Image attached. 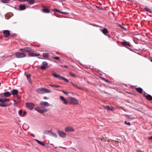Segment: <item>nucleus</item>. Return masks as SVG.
<instances>
[{"label":"nucleus","mask_w":152,"mask_h":152,"mask_svg":"<svg viewBox=\"0 0 152 152\" xmlns=\"http://www.w3.org/2000/svg\"><path fill=\"white\" fill-rule=\"evenodd\" d=\"M19 50L24 53L26 52L29 53L28 54V55L31 57H34L39 55V54H37L33 53H31V48L29 47H27L24 48H20Z\"/></svg>","instance_id":"1"},{"label":"nucleus","mask_w":152,"mask_h":152,"mask_svg":"<svg viewBox=\"0 0 152 152\" xmlns=\"http://www.w3.org/2000/svg\"><path fill=\"white\" fill-rule=\"evenodd\" d=\"M36 92L39 94H42L46 93H49L51 91L45 88H41L36 90Z\"/></svg>","instance_id":"2"},{"label":"nucleus","mask_w":152,"mask_h":152,"mask_svg":"<svg viewBox=\"0 0 152 152\" xmlns=\"http://www.w3.org/2000/svg\"><path fill=\"white\" fill-rule=\"evenodd\" d=\"M35 110L38 112L42 114L48 111V109L45 107H38L35 108Z\"/></svg>","instance_id":"3"},{"label":"nucleus","mask_w":152,"mask_h":152,"mask_svg":"<svg viewBox=\"0 0 152 152\" xmlns=\"http://www.w3.org/2000/svg\"><path fill=\"white\" fill-rule=\"evenodd\" d=\"M15 55L16 57L18 58H23L26 56L25 54L22 52H17L16 53Z\"/></svg>","instance_id":"4"},{"label":"nucleus","mask_w":152,"mask_h":152,"mask_svg":"<svg viewBox=\"0 0 152 152\" xmlns=\"http://www.w3.org/2000/svg\"><path fill=\"white\" fill-rule=\"evenodd\" d=\"M70 100L71 104H77L79 103V101L75 98L71 97L70 98Z\"/></svg>","instance_id":"5"},{"label":"nucleus","mask_w":152,"mask_h":152,"mask_svg":"<svg viewBox=\"0 0 152 152\" xmlns=\"http://www.w3.org/2000/svg\"><path fill=\"white\" fill-rule=\"evenodd\" d=\"M57 132L58 134L61 137L64 138L66 137V134L63 131L58 130Z\"/></svg>","instance_id":"6"},{"label":"nucleus","mask_w":152,"mask_h":152,"mask_svg":"<svg viewBox=\"0 0 152 152\" xmlns=\"http://www.w3.org/2000/svg\"><path fill=\"white\" fill-rule=\"evenodd\" d=\"M26 106L30 110H31L33 109L34 104L32 103H26Z\"/></svg>","instance_id":"7"},{"label":"nucleus","mask_w":152,"mask_h":152,"mask_svg":"<svg viewBox=\"0 0 152 152\" xmlns=\"http://www.w3.org/2000/svg\"><path fill=\"white\" fill-rule=\"evenodd\" d=\"M65 131L66 132H69L74 131V129L73 128L69 126L65 128Z\"/></svg>","instance_id":"8"},{"label":"nucleus","mask_w":152,"mask_h":152,"mask_svg":"<svg viewBox=\"0 0 152 152\" xmlns=\"http://www.w3.org/2000/svg\"><path fill=\"white\" fill-rule=\"evenodd\" d=\"M42 65L40 67V69L42 70H44L46 68V66L48 65V63L46 61L43 62Z\"/></svg>","instance_id":"9"},{"label":"nucleus","mask_w":152,"mask_h":152,"mask_svg":"<svg viewBox=\"0 0 152 152\" xmlns=\"http://www.w3.org/2000/svg\"><path fill=\"white\" fill-rule=\"evenodd\" d=\"M40 105L42 106H44L45 107H48L50 105V104L48 102H42L40 103Z\"/></svg>","instance_id":"10"},{"label":"nucleus","mask_w":152,"mask_h":152,"mask_svg":"<svg viewBox=\"0 0 152 152\" xmlns=\"http://www.w3.org/2000/svg\"><path fill=\"white\" fill-rule=\"evenodd\" d=\"M60 99L61 100L62 102L65 104H66L68 103V101L66 100L64 98V97L62 96H60Z\"/></svg>","instance_id":"11"},{"label":"nucleus","mask_w":152,"mask_h":152,"mask_svg":"<svg viewBox=\"0 0 152 152\" xmlns=\"http://www.w3.org/2000/svg\"><path fill=\"white\" fill-rule=\"evenodd\" d=\"M3 33L4 35V36L6 37H8L10 34V31L9 30H8L4 31H3Z\"/></svg>","instance_id":"12"},{"label":"nucleus","mask_w":152,"mask_h":152,"mask_svg":"<svg viewBox=\"0 0 152 152\" xmlns=\"http://www.w3.org/2000/svg\"><path fill=\"white\" fill-rule=\"evenodd\" d=\"M10 101V99L7 98H0V102L4 103L5 102H8Z\"/></svg>","instance_id":"13"},{"label":"nucleus","mask_w":152,"mask_h":152,"mask_svg":"<svg viewBox=\"0 0 152 152\" xmlns=\"http://www.w3.org/2000/svg\"><path fill=\"white\" fill-rule=\"evenodd\" d=\"M11 94L15 95L17 94L18 92V91L17 89H14L11 91Z\"/></svg>","instance_id":"14"},{"label":"nucleus","mask_w":152,"mask_h":152,"mask_svg":"<svg viewBox=\"0 0 152 152\" xmlns=\"http://www.w3.org/2000/svg\"><path fill=\"white\" fill-rule=\"evenodd\" d=\"M50 135L52 137H54L56 138H57L58 137L57 134L55 132L52 131H51V132H50Z\"/></svg>","instance_id":"15"},{"label":"nucleus","mask_w":152,"mask_h":152,"mask_svg":"<svg viewBox=\"0 0 152 152\" xmlns=\"http://www.w3.org/2000/svg\"><path fill=\"white\" fill-rule=\"evenodd\" d=\"M19 10H22L26 9V7L24 5L20 4L19 5Z\"/></svg>","instance_id":"16"},{"label":"nucleus","mask_w":152,"mask_h":152,"mask_svg":"<svg viewBox=\"0 0 152 152\" xmlns=\"http://www.w3.org/2000/svg\"><path fill=\"white\" fill-rule=\"evenodd\" d=\"M123 46H130V45L128 42L123 41L121 42Z\"/></svg>","instance_id":"17"},{"label":"nucleus","mask_w":152,"mask_h":152,"mask_svg":"<svg viewBox=\"0 0 152 152\" xmlns=\"http://www.w3.org/2000/svg\"><path fill=\"white\" fill-rule=\"evenodd\" d=\"M3 94L6 97H8L10 96L11 94L9 91H7L4 92Z\"/></svg>","instance_id":"18"},{"label":"nucleus","mask_w":152,"mask_h":152,"mask_svg":"<svg viewBox=\"0 0 152 152\" xmlns=\"http://www.w3.org/2000/svg\"><path fill=\"white\" fill-rule=\"evenodd\" d=\"M51 130H45L43 131V133L44 134L50 135Z\"/></svg>","instance_id":"19"},{"label":"nucleus","mask_w":152,"mask_h":152,"mask_svg":"<svg viewBox=\"0 0 152 152\" xmlns=\"http://www.w3.org/2000/svg\"><path fill=\"white\" fill-rule=\"evenodd\" d=\"M52 75L55 77L57 78L58 79L60 80L61 79V76L60 75H58L56 74H53Z\"/></svg>","instance_id":"20"},{"label":"nucleus","mask_w":152,"mask_h":152,"mask_svg":"<svg viewBox=\"0 0 152 152\" xmlns=\"http://www.w3.org/2000/svg\"><path fill=\"white\" fill-rule=\"evenodd\" d=\"M146 98L148 100H152V96L148 94L146 96Z\"/></svg>","instance_id":"21"},{"label":"nucleus","mask_w":152,"mask_h":152,"mask_svg":"<svg viewBox=\"0 0 152 152\" xmlns=\"http://www.w3.org/2000/svg\"><path fill=\"white\" fill-rule=\"evenodd\" d=\"M42 11L46 13H48L50 12V11L47 8H44L42 9Z\"/></svg>","instance_id":"22"},{"label":"nucleus","mask_w":152,"mask_h":152,"mask_svg":"<svg viewBox=\"0 0 152 152\" xmlns=\"http://www.w3.org/2000/svg\"><path fill=\"white\" fill-rule=\"evenodd\" d=\"M101 30L102 31L103 33L105 35H106V34L108 32V30L106 28H104L102 30Z\"/></svg>","instance_id":"23"},{"label":"nucleus","mask_w":152,"mask_h":152,"mask_svg":"<svg viewBox=\"0 0 152 152\" xmlns=\"http://www.w3.org/2000/svg\"><path fill=\"white\" fill-rule=\"evenodd\" d=\"M35 1V0H27L26 1H28V3L31 5L34 3Z\"/></svg>","instance_id":"24"},{"label":"nucleus","mask_w":152,"mask_h":152,"mask_svg":"<svg viewBox=\"0 0 152 152\" xmlns=\"http://www.w3.org/2000/svg\"><path fill=\"white\" fill-rule=\"evenodd\" d=\"M136 91L139 93H141L142 92V89L140 88H136Z\"/></svg>","instance_id":"25"},{"label":"nucleus","mask_w":152,"mask_h":152,"mask_svg":"<svg viewBox=\"0 0 152 152\" xmlns=\"http://www.w3.org/2000/svg\"><path fill=\"white\" fill-rule=\"evenodd\" d=\"M60 80H64V81H65V82H67V83H69V80L68 79H67L66 78H65L64 77H62V76L61 77V79Z\"/></svg>","instance_id":"26"},{"label":"nucleus","mask_w":152,"mask_h":152,"mask_svg":"<svg viewBox=\"0 0 152 152\" xmlns=\"http://www.w3.org/2000/svg\"><path fill=\"white\" fill-rule=\"evenodd\" d=\"M49 55L47 53H44L43 54V56L44 58H47L48 57Z\"/></svg>","instance_id":"27"},{"label":"nucleus","mask_w":152,"mask_h":152,"mask_svg":"<svg viewBox=\"0 0 152 152\" xmlns=\"http://www.w3.org/2000/svg\"><path fill=\"white\" fill-rule=\"evenodd\" d=\"M145 10L146 11H147L150 13H151L152 12L151 10L150 9L148 8L147 7H145Z\"/></svg>","instance_id":"28"},{"label":"nucleus","mask_w":152,"mask_h":152,"mask_svg":"<svg viewBox=\"0 0 152 152\" xmlns=\"http://www.w3.org/2000/svg\"><path fill=\"white\" fill-rule=\"evenodd\" d=\"M2 2L4 3H7L11 2V0H1Z\"/></svg>","instance_id":"29"},{"label":"nucleus","mask_w":152,"mask_h":152,"mask_svg":"<svg viewBox=\"0 0 152 152\" xmlns=\"http://www.w3.org/2000/svg\"><path fill=\"white\" fill-rule=\"evenodd\" d=\"M8 106L7 104L4 103H0V106L2 107H5Z\"/></svg>","instance_id":"30"},{"label":"nucleus","mask_w":152,"mask_h":152,"mask_svg":"<svg viewBox=\"0 0 152 152\" xmlns=\"http://www.w3.org/2000/svg\"><path fill=\"white\" fill-rule=\"evenodd\" d=\"M52 10L53 11H54V12H58L59 13H61V11L57 9H53Z\"/></svg>","instance_id":"31"},{"label":"nucleus","mask_w":152,"mask_h":152,"mask_svg":"<svg viewBox=\"0 0 152 152\" xmlns=\"http://www.w3.org/2000/svg\"><path fill=\"white\" fill-rule=\"evenodd\" d=\"M104 107L108 110H111V109L110 108V107L108 106H104Z\"/></svg>","instance_id":"32"},{"label":"nucleus","mask_w":152,"mask_h":152,"mask_svg":"<svg viewBox=\"0 0 152 152\" xmlns=\"http://www.w3.org/2000/svg\"><path fill=\"white\" fill-rule=\"evenodd\" d=\"M49 86L51 87L55 88H58L59 87V85H50Z\"/></svg>","instance_id":"33"},{"label":"nucleus","mask_w":152,"mask_h":152,"mask_svg":"<svg viewBox=\"0 0 152 152\" xmlns=\"http://www.w3.org/2000/svg\"><path fill=\"white\" fill-rule=\"evenodd\" d=\"M23 111L22 110H20L19 112V114L20 116L22 117Z\"/></svg>","instance_id":"34"},{"label":"nucleus","mask_w":152,"mask_h":152,"mask_svg":"<svg viewBox=\"0 0 152 152\" xmlns=\"http://www.w3.org/2000/svg\"><path fill=\"white\" fill-rule=\"evenodd\" d=\"M69 75L72 77H76V75H75L74 74L72 73L71 72H70L69 73Z\"/></svg>","instance_id":"35"},{"label":"nucleus","mask_w":152,"mask_h":152,"mask_svg":"<svg viewBox=\"0 0 152 152\" xmlns=\"http://www.w3.org/2000/svg\"><path fill=\"white\" fill-rule=\"evenodd\" d=\"M27 77L28 80L29 81L30 80V75H27Z\"/></svg>","instance_id":"36"},{"label":"nucleus","mask_w":152,"mask_h":152,"mask_svg":"<svg viewBox=\"0 0 152 152\" xmlns=\"http://www.w3.org/2000/svg\"><path fill=\"white\" fill-rule=\"evenodd\" d=\"M40 145H42V146H45V144L44 142H40L39 143Z\"/></svg>","instance_id":"37"},{"label":"nucleus","mask_w":152,"mask_h":152,"mask_svg":"<svg viewBox=\"0 0 152 152\" xmlns=\"http://www.w3.org/2000/svg\"><path fill=\"white\" fill-rule=\"evenodd\" d=\"M53 58L57 60H59L60 59V58L58 56L53 57Z\"/></svg>","instance_id":"38"},{"label":"nucleus","mask_w":152,"mask_h":152,"mask_svg":"<svg viewBox=\"0 0 152 152\" xmlns=\"http://www.w3.org/2000/svg\"><path fill=\"white\" fill-rule=\"evenodd\" d=\"M26 111H24L23 112V115H22V117L26 115Z\"/></svg>","instance_id":"39"},{"label":"nucleus","mask_w":152,"mask_h":152,"mask_svg":"<svg viewBox=\"0 0 152 152\" xmlns=\"http://www.w3.org/2000/svg\"><path fill=\"white\" fill-rule=\"evenodd\" d=\"M124 123L126 124H127L129 125H130L131 124L129 122H127L126 121H124Z\"/></svg>","instance_id":"40"},{"label":"nucleus","mask_w":152,"mask_h":152,"mask_svg":"<svg viewBox=\"0 0 152 152\" xmlns=\"http://www.w3.org/2000/svg\"><path fill=\"white\" fill-rule=\"evenodd\" d=\"M61 13L64 14L65 15H68L69 14V13L68 12H61Z\"/></svg>","instance_id":"41"},{"label":"nucleus","mask_w":152,"mask_h":152,"mask_svg":"<svg viewBox=\"0 0 152 152\" xmlns=\"http://www.w3.org/2000/svg\"><path fill=\"white\" fill-rule=\"evenodd\" d=\"M71 83L74 86H75L76 87V88L78 89H81V88L80 87H78L77 86H76V85L73 84L72 83Z\"/></svg>","instance_id":"42"},{"label":"nucleus","mask_w":152,"mask_h":152,"mask_svg":"<svg viewBox=\"0 0 152 152\" xmlns=\"http://www.w3.org/2000/svg\"><path fill=\"white\" fill-rule=\"evenodd\" d=\"M102 79L104 80L105 81L108 82V83H109L110 82V81H109L108 80H106L105 78H102Z\"/></svg>","instance_id":"43"},{"label":"nucleus","mask_w":152,"mask_h":152,"mask_svg":"<svg viewBox=\"0 0 152 152\" xmlns=\"http://www.w3.org/2000/svg\"><path fill=\"white\" fill-rule=\"evenodd\" d=\"M18 1L20 2H25L27 0H18Z\"/></svg>","instance_id":"44"},{"label":"nucleus","mask_w":152,"mask_h":152,"mask_svg":"<svg viewBox=\"0 0 152 152\" xmlns=\"http://www.w3.org/2000/svg\"><path fill=\"white\" fill-rule=\"evenodd\" d=\"M62 92L65 94L67 95L68 94V93L67 92H66L64 91H63Z\"/></svg>","instance_id":"45"},{"label":"nucleus","mask_w":152,"mask_h":152,"mask_svg":"<svg viewBox=\"0 0 152 152\" xmlns=\"http://www.w3.org/2000/svg\"><path fill=\"white\" fill-rule=\"evenodd\" d=\"M8 57L9 58L10 60H11L12 59L11 56H8Z\"/></svg>","instance_id":"46"},{"label":"nucleus","mask_w":152,"mask_h":152,"mask_svg":"<svg viewBox=\"0 0 152 152\" xmlns=\"http://www.w3.org/2000/svg\"><path fill=\"white\" fill-rule=\"evenodd\" d=\"M62 67H64L66 68H68V66L66 65H64V66H62Z\"/></svg>","instance_id":"47"},{"label":"nucleus","mask_w":152,"mask_h":152,"mask_svg":"<svg viewBox=\"0 0 152 152\" xmlns=\"http://www.w3.org/2000/svg\"><path fill=\"white\" fill-rule=\"evenodd\" d=\"M137 152H143V151L139 150H137Z\"/></svg>","instance_id":"48"},{"label":"nucleus","mask_w":152,"mask_h":152,"mask_svg":"<svg viewBox=\"0 0 152 152\" xmlns=\"http://www.w3.org/2000/svg\"><path fill=\"white\" fill-rule=\"evenodd\" d=\"M148 138H149V140H152V136L151 137H149Z\"/></svg>","instance_id":"49"},{"label":"nucleus","mask_w":152,"mask_h":152,"mask_svg":"<svg viewBox=\"0 0 152 152\" xmlns=\"http://www.w3.org/2000/svg\"><path fill=\"white\" fill-rule=\"evenodd\" d=\"M48 99V98L46 96H44V97H43V99Z\"/></svg>","instance_id":"50"},{"label":"nucleus","mask_w":152,"mask_h":152,"mask_svg":"<svg viewBox=\"0 0 152 152\" xmlns=\"http://www.w3.org/2000/svg\"><path fill=\"white\" fill-rule=\"evenodd\" d=\"M40 141H39V140H38L37 142L39 144V142H40Z\"/></svg>","instance_id":"51"},{"label":"nucleus","mask_w":152,"mask_h":152,"mask_svg":"<svg viewBox=\"0 0 152 152\" xmlns=\"http://www.w3.org/2000/svg\"><path fill=\"white\" fill-rule=\"evenodd\" d=\"M150 61H151L152 62V58H151V59L150 60Z\"/></svg>","instance_id":"52"},{"label":"nucleus","mask_w":152,"mask_h":152,"mask_svg":"<svg viewBox=\"0 0 152 152\" xmlns=\"http://www.w3.org/2000/svg\"><path fill=\"white\" fill-rule=\"evenodd\" d=\"M122 28H123V29H124L126 30V29L125 28H124V27H122Z\"/></svg>","instance_id":"53"},{"label":"nucleus","mask_w":152,"mask_h":152,"mask_svg":"<svg viewBox=\"0 0 152 152\" xmlns=\"http://www.w3.org/2000/svg\"><path fill=\"white\" fill-rule=\"evenodd\" d=\"M37 142H38V141L39 140H37V139H35V140Z\"/></svg>","instance_id":"54"},{"label":"nucleus","mask_w":152,"mask_h":152,"mask_svg":"<svg viewBox=\"0 0 152 152\" xmlns=\"http://www.w3.org/2000/svg\"><path fill=\"white\" fill-rule=\"evenodd\" d=\"M37 142H38V141L39 140H37V139H35V140Z\"/></svg>","instance_id":"55"}]
</instances>
